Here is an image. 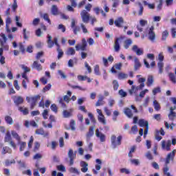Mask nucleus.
Segmentation results:
<instances>
[{
    "instance_id": "8",
    "label": "nucleus",
    "mask_w": 176,
    "mask_h": 176,
    "mask_svg": "<svg viewBox=\"0 0 176 176\" xmlns=\"http://www.w3.org/2000/svg\"><path fill=\"white\" fill-rule=\"evenodd\" d=\"M68 157L70 159L69 166H74V160L76 158V151L74 153V150H72V148L69 149Z\"/></svg>"
},
{
    "instance_id": "6",
    "label": "nucleus",
    "mask_w": 176,
    "mask_h": 176,
    "mask_svg": "<svg viewBox=\"0 0 176 176\" xmlns=\"http://www.w3.org/2000/svg\"><path fill=\"white\" fill-rule=\"evenodd\" d=\"M26 100L28 102H31L32 101L30 104V109H34L35 105H36V102L38 101V100H41V96L39 95H36V96L33 97H27Z\"/></svg>"
},
{
    "instance_id": "24",
    "label": "nucleus",
    "mask_w": 176,
    "mask_h": 176,
    "mask_svg": "<svg viewBox=\"0 0 176 176\" xmlns=\"http://www.w3.org/2000/svg\"><path fill=\"white\" fill-rule=\"evenodd\" d=\"M124 113L126 115V116H127V118H131L133 116V111L129 107H126L124 109Z\"/></svg>"
},
{
    "instance_id": "14",
    "label": "nucleus",
    "mask_w": 176,
    "mask_h": 176,
    "mask_svg": "<svg viewBox=\"0 0 176 176\" xmlns=\"http://www.w3.org/2000/svg\"><path fill=\"white\" fill-rule=\"evenodd\" d=\"M154 30L155 28L153 26H151L148 31V39L151 41V42H155V39H156V34L153 31Z\"/></svg>"
},
{
    "instance_id": "31",
    "label": "nucleus",
    "mask_w": 176,
    "mask_h": 176,
    "mask_svg": "<svg viewBox=\"0 0 176 176\" xmlns=\"http://www.w3.org/2000/svg\"><path fill=\"white\" fill-rule=\"evenodd\" d=\"M104 96H100L96 104V107H100V105H104Z\"/></svg>"
},
{
    "instance_id": "49",
    "label": "nucleus",
    "mask_w": 176,
    "mask_h": 176,
    "mask_svg": "<svg viewBox=\"0 0 176 176\" xmlns=\"http://www.w3.org/2000/svg\"><path fill=\"white\" fill-rule=\"evenodd\" d=\"M41 148V144L38 142H35L33 152H36Z\"/></svg>"
},
{
    "instance_id": "33",
    "label": "nucleus",
    "mask_w": 176,
    "mask_h": 176,
    "mask_svg": "<svg viewBox=\"0 0 176 176\" xmlns=\"http://www.w3.org/2000/svg\"><path fill=\"white\" fill-rule=\"evenodd\" d=\"M94 135V126H90L88 133H87V138L93 137Z\"/></svg>"
},
{
    "instance_id": "13",
    "label": "nucleus",
    "mask_w": 176,
    "mask_h": 176,
    "mask_svg": "<svg viewBox=\"0 0 176 176\" xmlns=\"http://www.w3.org/2000/svg\"><path fill=\"white\" fill-rule=\"evenodd\" d=\"M162 148L167 151V152L171 151V140H168L167 142H166V140H162Z\"/></svg>"
},
{
    "instance_id": "18",
    "label": "nucleus",
    "mask_w": 176,
    "mask_h": 176,
    "mask_svg": "<svg viewBox=\"0 0 176 176\" xmlns=\"http://www.w3.org/2000/svg\"><path fill=\"white\" fill-rule=\"evenodd\" d=\"M175 109H176L175 107H171L170 108V113L168 116L169 120H172V122L174 121L175 119L176 113L175 112H174Z\"/></svg>"
},
{
    "instance_id": "23",
    "label": "nucleus",
    "mask_w": 176,
    "mask_h": 176,
    "mask_svg": "<svg viewBox=\"0 0 176 176\" xmlns=\"http://www.w3.org/2000/svg\"><path fill=\"white\" fill-rule=\"evenodd\" d=\"M134 63V71H138V69L141 68V63L140 62V59H138L137 57H135Z\"/></svg>"
},
{
    "instance_id": "55",
    "label": "nucleus",
    "mask_w": 176,
    "mask_h": 176,
    "mask_svg": "<svg viewBox=\"0 0 176 176\" xmlns=\"http://www.w3.org/2000/svg\"><path fill=\"white\" fill-rule=\"evenodd\" d=\"M127 74H124V73H119L118 74V79L122 80V79H126L127 78Z\"/></svg>"
},
{
    "instance_id": "46",
    "label": "nucleus",
    "mask_w": 176,
    "mask_h": 176,
    "mask_svg": "<svg viewBox=\"0 0 176 176\" xmlns=\"http://www.w3.org/2000/svg\"><path fill=\"white\" fill-rule=\"evenodd\" d=\"M153 107H154V109H155V111H159L160 109V104H159L157 100H154L153 101Z\"/></svg>"
},
{
    "instance_id": "10",
    "label": "nucleus",
    "mask_w": 176,
    "mask_h": 176,
    "mask_svg": "<svg viewBox=\"0 0 176 176\" xmlns=\"http://www.w3.org/2000/svg\"><path fill=\"white\" fill-rule=\"evenodd\" d=\"M86 47H87V42L86 41V38H82V44L76 45V50L77 52H79V50L85 52V50H86Z\"/></svg>"
},
{
    "instance_id": "57",
    "label": "nucleus",
    "mask_w": 176,
    "mask_h": 176,
    "mask_svg": "<svg viewBox=\"0 0 176 176\" xmlns=\"http://www.w3.org/2000/svg\"><path fill=\"white\" fill-rule=\"evenodd\" d=\"M19 50H21V53L24 54V53H25V47H24V45H23L22 43H19Z\"/></svg>"
},
{
    "instance_id": "41",
    "label": "nucleus",
    "mask_w": 176,
    "mask_h": 176,
    "mask_svg": "<svg viewBox=\"0 0 176 176\" xmlns=\"http://www.w3.org/2000/svg\"><path fill=\"white\" fill-rule=\"evenodd\" d=\"M63 113L64 118H71V116H72V111H68L67 110H64Z\"/></svg>"
},
{
    "instance_id": "52",
    "label": "nucleus",
    "mask_w": 176,
    "mask_h": 176,
    "mask_svg": "<svg viewBox=\"0 0 176 176\" xmlns=\"http://www.w3.org/2000/svg\"><path fill=\"white\" fill-rule=\"evenodd\" d=\"M130 162L131 164H134L135 166H138L140 164V160L138 159H131Z\"/></svg>"
},
{
    "instance_id": "9",
    "label": "nucleus",
    "mask_w": 176,
    "mask_h": 176,
    "mask_svg": "<svg viewBox=\"0 0 176 176\" xmlns=\"http://www.w3.org/2000/svg\"><path fill=\"white\" fill-rule=\"evenodd\" d=\"M175 153H176V150H173L172 152L168 153L166 160H165V164H170V161L171 160L172 162L174 161V157H175Z\"/></svg>"
},
{
    "instance_id": "1",
    "label": "nucleus",
    "mask_w": 176,
    "mask_h": 176,
    "mask_svg": "<svg viewBox=\"0 0 176 176\" xmlns=\"http://www.w3.org/2000/svg\"><path fill=\"white\" fill-rule=\"evenodd\" d=\"M93 6L90 3H88L85 6L86 10H82L80 12V16L82 19V23L85 24H89V21H91V25H94L95 23H97V18L96 16H90V12Z\"/></svg>"
},
{
    "instance_id": "22",
    "label": "nucleus",
    "mask_w": 176,
    "mask_h": 176,
    "mask_svg": "<svg viewBox=\"0 0 176 176\" xmlns=\"http://www.w3.org/2000/svg\"><path fill=\"white\" fill-rule=\"evenodd\" d=\"M96 135L98 138H100L101 142H105V135L100 133V130H96Z\"/></svg>"
},
{
    "instance_id": "37",
    "label": "nucleus",
    "mask_w": 176,
    "mask_h": 176,
    "mask_svg": "<svg viewBox=\"0 0 176 176\" xmlns=\"http://www.w3.org/2000/svg\"><path fill=\"white\" fill-rule=\"evenodd\" d=\"M52 13L54 16H57V14H60V13L58 12V8H57V6H52Z\"/></svg>"
},
{
    "instance_id": "29",
    "label": "nucleus",
    "mask_w": 176,
    "mask_h": 176,
    "mask_svg": "<svg viewBox=\"0 0 176 176\" xmlns=\"http://www.w3.org/2000/svg\"><path fill=\"white\" fill-rule=\"evenodd\" d=\"M18 110L19 111V112H22L23 115L25 116L28 115V113H30V111L27 107H19L18 108Z\"/></svg>"
},
{
    "instance_id": "36",
    "label": "nucleus",
    "mask_w": 176,
    "mask_h": 176,
    "mask_svg": "<svg viewBox=\"0 0 176 176\" xmlns=\"http://www.w3.org/2000/svg\"><path fill=\"white\" fill-rule=\"evenodd\" d=\"M153 76H150L148 77L147 78V82H146V85L148 86V87H151V85H153Z\"/></svg>"
},
{
    "instance_id": "32",
    "label": "nucleus",
    "mask_w": 176,
    "mask_h": 176,
    "mask_svg": "<svg viewBox=\"0 0 176 176\" xmlns=\"http://www.w3.org/2000/svg\"><path fill=\"white\" fill-rule=\"evenodd\" d=\"M76 52L73 47H69L66 52L67 56H74Z\"/></svg>"
},
{
    "instance_id": "50",
    "label": "nucleus",
    "mask_w": 176,
    "mask_h": 176,
    "mask_svg": "<svg viewBox=\"0 0 176 176\" xmlns=\"http://www.w3.org/2000/svg\"><path fill=\"white\" fill-rule=\"evenodd\" d=\"M56 168L58 171H62L63 173H65V171H67L64 165H58L57 166Z\"/></svg>"
},
{
    "instance_id": "4",
    "label": "nucleus",
    "mask_w": 176,
    "mask_h": 176,
    "mask_svg": "<svg viewBox=\"0 0 176 176\" xmlns=\"http://www.w3.org/2000/svg\"><path fill=\"white\" fill-rule=\"evenodd\" d=\"M122 140H123V137L122 135H119L117 138V141H116V135H111V145L113 146V148L114 149L117 146L122 145Z\"/></svg>"
},
{
    "instance_id": "21",
    "label": "nucleus",
    "mask_w": 176,
    "mask_h": 176,
    "mask_svg": "<svg viewBox=\"0 0 176 176\" xmlns=\"http://www.w3.org/2000/svg\"><path fill=\"white\" fill-rule=\"evenodd\" d=\"M35 133L38 135H43L44 137H48L49 135V132H45L43 128L36 129Z\"/></svg>"
},
{
    "instance_id": "48",
    "label": "nucleus",
    "mask_w": 176,
    "mask_h": 176,
    "mask_svg": "<svg viewBox=\"0 0 176 176\" xmlns=\"http://www.w3.org/2000/svg\"><path fill=\"white\" fill-rule=\"evenodd\" d=\"M134 152H135V146H133L131 148L129 153L128 154L129 157H133V153H134Z\"/></svg>"
},
{
    "instance_id": "17",
    "label": "nucleus",
    "mask_w": 176,
    "mask_h": 176,
    "mask_svg": "<svg viewBox=\"0 0 176 176\" xmlns=\"http://www.w3.org/2000/svg\"><path fill=\"white\" fill-rule=\"evenodd\" d=\"M32 68L33 69H36V71H42V69H43L42 65H41V63H39L38 60H35L33 62V64L32 65Z\"/></svg>"
},
{
    "instance_id": "12",
    "label": "nucleus",
    "mask_w": 176,
    "mask_h": 176,
    "mask_svg": "<svg viewBox=\"0 0 176 176\" xmlns=\"http://www.w3.org/2000/svg\"><path fill=\"white\" fill-rule=\"evenodd\" d=\"M12 99L14 101V104H15L16 107L21 105V104H23L24 102V98H23L21 96H14L12 97Z\"/></svg>"
},
{
    "instance_id": "40",
    "label": "nucleus",
    "mask_w": 176,
    "mask_h": 176,
    "mask_svg": "<svg viewBox=\"0 0 176 176\" xmlns=\"http://www.w3.org/2000/svg\"><path fill=\"white\" fill-rule=\"evenodd\" d=\"M168 77H169L170 82H172L173 83H175V84L176 83V78H175V75L174 74V73H169Z\"/></svg>"
},
{
    "instance_id": "63",
    "label": "nucleus",
    "mask_w": 176,
    "mask_h": 176,
    "mask_svg": "<svg viewBox=\"0 0 176 176\" xmlns=\"http://www.w3.org/2000/svg\"><path fill=\"white\" fill-rule=\"evenodd\" d=\"M51 109L52 111H53V112H55V113H57L58 109L57 108V105H56V104H52L51 105Z\"/></svg>"
},
{
    "instance_id": "64",
    "label": "nucleus",
    "mask_w": 176,
    "mask_h": 176,
    "mask_svg": "<svg viewBox=\"0 0 176 176\" xmlns=\"http://www.w3.org/2000/svg\"><path fill=\"white\" fill-rule=\"evenodd\" d=\"M52 176H64V174H63V173H60V172H58V173H57V171L54 170V171H52Z\"/></svg>"
},
{
    "instance_id": "39",
    "label": "nucleus",
    "mask_w": 176,
    "mask_h": 176,
    "mask_svg": "<svg viewBox=\"0 0 176 176\" xmlns=\"http://www.w3.org/2000/svg\"><path fill=\"white\" fill-rule=\"evenodd\" d=\"M157 67L159 68V74H163V68L164 67V63L163 62H158Z\"/></svg>"
},
{
    "instance_id": "16",
    "label": "nucleus",
    "mask_w": 176,
    "mask_h": 176,
    "mask_svg": "<svg viewBox=\"0 0 176 176\" xmlns=\"http://www.w3.org/2000/svg\"><path fill=\"white\" fill-rule=\"evenodd\" d=\"M132 51L134 52L137 56H142V54H144V49L138 48V46L136 45L132 47Z\"/></svg>"
},
{
    "instance_id": "30",
    "label": "nucleus",
    "mask_w": 176,
    "mask_h": 176,
    "mask_svg": "<svg viewBox=\"0 0 176 176\" xmlns=\"http://www.w3.org/2000/svg\"><path fill=\"white\" fill-rule=\"evenodd\" d=\"M11 134L12 137H14V138H15V140L18 141V142H20V141H21V138L20 137V135H19V133H17L16 131H12Z\"/></svg>"
},
{
    "instance_id": "62",
    "label": "nucleus",
    "mask_w": 176,
    "mask_h": 176,
    "mask_svg": "<svg viewBox=\"0 0 176 176\" xmlns=\"http://www.w3.org/2000/svg\"><path fill=\"white\" fill-rule=\"evenodd\" d=\"M118 94L121 97H126L127 96V93L123 89L119 90Z\"/></svg>"
},
{
    "instance_id": "25",
    "label": "nucleus",
    "mask_w": 176,
    "mask_h": 176,
    "mask_svg": "<svg viewBox=\"0 0 176 176\" xmlns=\"http://www.w3.org/2000/svg\"><path fill=\"white\" fill-rule=\"evenodd\" d=\"M131 45H133V40H131V38H128L124 42V49H129Z\"/></svg>"
},
{
    "instance_id": "53",
    "label": "nucleus",
    "mask_w": 176,
    "mask_h": 176,
    "mask_svg": "<svg viewBox=\"0 0 176 176\" xmlns=\"http://www.w3.org/2000/svg\"><path fill=\"white\" fill-rule=\"evenodd\" d=\"M162 90L160 89V87H155L153 89V96H156L157 93H161Z\"/></svg>"
},
{
    "instance_id": "47",
    "label": "nucleus",
    "mask_w": 176,
    "mask_h": 176,
    "mask_svg": "<svg viewBox=\"0 0 176 176\" xmlns=\"http://www.w3.org/2000/svg\"><path fill=\"white\" fill-rule=\"evenodd\" d=\"M168 37V31L165 30L162 32V41H166L167 38Z\"/></svg>"
},
{
    "instance_id": "45",
    "label": "nucleus",
    "mask_w": 176,
    "mask_h": 176,
    "mask_svg": "<svg viewBox=\"0 0 176 176\" xmlns=\"http://www.w3.org/2000/svg\"><path fill=\"white\" fill-rule=\"evenodd\" d=\"M23 38L27 40L29 38L30 32H27V29L24 28L23 30Z\"/></svg>"
},
{
    "instance_id": "15",
    "label": "nucleus",
    "mask_w": 176,
    "mask_h": 176,
    "mask_svg": "<svg viewBox=\"0 0 176 176\" xmlns=\"http://www.w3.org/2000/svg\"><path fill=\"white\" fill-rule=\"evenodd\" d=\"M124 23V19L122 16L118 17L114 21V24H115L116 27H118V28H123Z\"/></svg>"
},
{
    "instance_id": "28",
    "label": "nucleus",
    "mask_w": 176,
    "mask_h": 176,
    "mask_svg": "<svg viewBox=\"0 0 176 176\" xmlns=\"http://www.w3.org/2000/svg\"><path fill=\"white\" fill-rule=\"evenodd\" d=\"M18 144L19 145L20 152H23V151H24V149H25V147L27 146V142H21V141L18 142Z\"/></svg>"
},
{
    "instance_id": "20",
    "label": "nucleus",
    "mask_w": 176,
    "mask_h": 176,
    "mask_svg": "<svg viewBox=\"0 0 176 176\" xmlns=\"http://www.w3.org/2000/svg\"><path fill=\"white\" fill-rule=\"evenodd\" d=\"M11 23H12V19H10V17L8 16L6 20V30L8 34H10L12 31L10 30V27L9 26L10 25Z\"/></svg>"
},
{
    "instance_id": "3",
    "label": "nucleus",
    "mask_w": 176,
    "mask_h": 176,
    "mask_svg": "<svg viewBox=\"0 0 176 176\" xmlns=\"http://www.w3.org/2000/svg\"><path fill=\"white\" fill-rule=\"evenodd\" d=\"M0 56H3L2 54H3V50H9V45L6 42H8V38H6V36L3 33L0 34Z\"/></svg>"
},
{
    "instance_id": "38",
    "label": "nucleus",
    "mask_w": 176,
    "mask_h": 176,
    "mask_svg": "<svg viewBox=\"0 0 176 176\" xmlns=\"http://www.w3.org/2000/svg\"><path fill=\"white\" fill-rule=\"evenodd\" d=\"M112 85L113 90L115 91H118V89H119V82H118V80H113L112 82Z\"/></svg>"
},
{
    "instance_id": "7",
    "label": "nucleus",
    "mask_w": 176,
    "mask_h": 176,
    "mask_svg": "<svg viewBox=\"0 0 176 176\" xmlns=\"http://www.w3.org/2000/svg\"><path fill=\"white\" fill-rule=\"evenodd\" d=\"M4 142H10V145L14 148L16 149L17 148V146L16 145V143H14V141L12 140V135L10 134V132H7L6 134V136L4 138Z\"/></svg>"
},
{
    "instance_id": "2",
    "label": "nucleus",
    "mask_w": 176,
    "mask_h": 176,
    "mask_svg": "<svg viewBox=\"0 0 176 176\" xmlns=\"http://www.w3.org/2000/svg\"><path fill=\"white\" fill-rule=\"evenodd\" d=\"M47 44L49 49H52L54 45H56V50L58 52V58L60 60L63 56H64V52L61 49V47L60 46V44H58V38L57 37L54 38V41L52 40V36L47 35Z\"/></svg>"
},
{
    "instance_id": "60",
    "label": "nucleus",
    "mask_w": 176,
    "mask_h": 176,
    "mask_svg": "<svg viewBox=\"0 0 176 176\" xmlns=\"http://www.w3.org/2000/svg\"><path fill=\"white\" fill-rule=\"evenodd\" d=\"M88 116L90 118L91 122H92V123H94V124H95L96 118H94V116H93V114L91 113H89Z\"/></svg>"
},
{
    "instance_id": "43",
    "label": "nucleus",
    "mask_w": 176,
    "mask_h": 176,
    "mask_svg": "<svg viewBox=\"0 0 176 176\" xmlns=\"http://www.w3.org/2000/svg\"><path fill=\"white\" fill-rule=\"evenodd\" d=\"M43 19H44V20L45 21H47L50 25L52 24V21H50V19L49 18V14H47V13L44 14L42 16Z\"/></svg>"
},
{
    "instance_id": "19",
    "label": "nucleus",
    "mask_w": 176,
    "mask_h": 176,
    "mask_svg": "<svg viewBox=\"0 0 176 176\" xmlns=\"http://www.w3.org/2000/svg\"><path fill=\"white\" fill-rule=\"evenodd\" d=\"M80 166L81 168V171L82 173H87V170H89L88 166L89 164L85 161H81L80 162Z\"/></svg>"
},
{
    "instance_id": "44",
    "label": "nucleus",
    "mask_w": 176,
    "mask_h": 176,
    "mask_svg": "<svg viewBox=\"0 0 176 176\" xmlns=\"http://www.w3.org/2000/svg\"><path fill=\"white\" fill-rule=\"evenodd\" d=\"M94 73L95 75H97L98 76L101 75V73H100V66L98 65H95Z\"/></svg>"
},
{
    "instance_id": "5",
    "label": "nucleus",
    "mask_w": 176,
    "mask_h": 176,
    "mask_svg": "<svg viewBox=\"0 0 176 176\" xmlns=\"http://www.w3.org/2000/svg\"><path fill=\"white\" fill-rule=\"evenodd\" d=\"M125 38L126 36H120V37L116 38L113 45L114 52L116 53H119V52H120V43H122V41Z\"/></svg>"
},
{
    "instance_id": "51",
    "label": "nucleus",
    "mask_w": 176,
    "mask_h": 176,
    "mask_svg": "<svg viewBox=\"0 0 176 176\" xmlns=\"http://www.w3.org/2000/svg\"><path fill=\"white\" fill-rule=\"evenodd\" d=\"M32 144H34V136H31L29 142L28 143V146L29 149L32 148Z\"/></svg>"
},
{
    "instance_id": "61",
    "label": "nucleus",
    "mask_w": 176,
    "mask_h": 176,
    "mask_svg": "<svg viewBox=\"0 0 176 176\" xmlns=\"http://www.w3.org/2000/svg\"><path fill=\"white\" fill-rule=\"evenodd\" d=\"M3 175L6 176H10V170L9 168H3Z\"/></svg>"
},
{
    "instance_id": "58",
    "label": "nucleus",
    "mask_w": 176,
    "mask_h": 176,
    "mask_svg": "<svg viewBox=\"0 0 176 176\" xmlns=\"http://www.w3.org/2000/svg\"><path fill=\"white\" fill-rule=\"evenodd\" d=\"M86 78H87V76L78 75L77 76L78 80H79V82H83L86 80Z\"/></svg>"
},
{
    "instance_id": "42",
    "label": "nucleus",
    "mask_w": 176,
    "mask_h": 176,
    "mask_svg": "<svg viewBox=\"0 0 176 176\" xmlns=\"http://www.w3.org/2000/svg\"><path fill=\"white\" fill-rule=\"evenodd\" d=\"M69 87H71L72 89H78V90H81L82 91H85V90H86V89L79 86V85H72L71 84H69Z\"/></svg>"
},
{
    "instance_id": "54",
    "label": "nucleus",
    "mask_w": 176,
    "mask_h": 176,
    "mask_svg": "<svg viewBox=\"0 0 176 176\" xmlns=\"http://www.w3.org/2000/svg\"><path fill=\"white\" fill-rule=\"evenodd\" d=\"M59 104H60L62 108H67V104L64 102V98L63 97L59 98Z\"/></svg>"
},
{
    "instance_id": "26",
    "label": "nucleus",
    "mask_w": 176,
    "mask_h": 176,
    "mask_svg": "<svg viewBox=\"0 0 176 176\" xmlns=\"http://www.w3.org/2000/svg\"><path fill=\"white\" fill-rule=\"evenodd\" d=\"M67 95L63 96V101H65V102H67V104L69 103V101H71V98H69V97H71V96H72V92H71V91H67Z\"/></svg>"
},
{
    "instance_id": "27",
    "label": "nucleus",
    "mask_w": 176,
    "mask_h": 176,
    "mask_svg": "<svg viewBox=\"0 0 176 176\" xmlns=\"http://www.w3.org/2000/svg\"><path fill=\"white\" fill-rule=\"evenodd\" d=\"M138 124L140 127H148L149 124L148 121H145L144 119L139 120Z\"/></svg>"
},
{
    "instance_id": "34",
    "label": "nucleus",
    "mask_w": 176,
    "mask_h": 176,
    "mask_svg": "<svg viewBox=\"0 0 176 176\" xmlns=\"http://www.w3.org/2000/svg\"><path fill=\"white\" fill-rule=\"evenodd\" d=\"M1 153L2 155H6V153H12V148L8 146H4Z\"/></svg>"
},
{
    "instance_id": "59",
    "label": "nucleus",
    "mask_w": 176,
    "mask_h": 176,
    "mask_svg": "<svg viewBox=\"0 0 176 176\" xmlns=\"http://www.w3.org/2000/svg\"><path fill=\"white\" fill-rule=\"evenodd\" d=\"M73 32L74 35H77L78 32H80V27L75 26L74 28H73Z\"/></svg>"
},
{
    "instance_id": "56",
    "label": "nucleus",
    "mask_w": 176,
    "mask_h": 176,
    "mask_svg": "<svg viewBox=\"0 0 176 176\" xmlns=\"http://www.w3.org/2000/svg\"><path fill=\"white\" fill-rule=\"evenodd\" d=\"M75 124H76L75 120H71L69 126L73 131H75V130H76Z\"/></svg>"
},
{
    "instance_id": "35",
    "label": "nucleus",
    "mask_w": 176,
    "mask_h": 176,
    "mask_svg": "<svg viewBox=\"0 0 176 176\" xmlns=\"http://www.w3.org/2000/svg\"><path fill=\"white\" fill-rule=\"evenodd\" d=\"M5 120L7 124H10V125L13 124V118H12V117H10V116H6L5 117Z\"/></svg>"
},
{
    "instance_id": "11",
    "label": "nucleus",
    "mask_w": 176,
    "mask_h": 176,
    "mask_svg": "<svg viewBox=\"0 0 176 176\" xmlns=\"http://www.w3.org/2000/svg\"><path fill=\"white\" fill-rule=\"evenodd\" d=\"M96 111L98 113V122H100V123H102V124H107V120H105V116H104V114H102V111H101V109H98Z\"/></svg>"
}]
</instances>
